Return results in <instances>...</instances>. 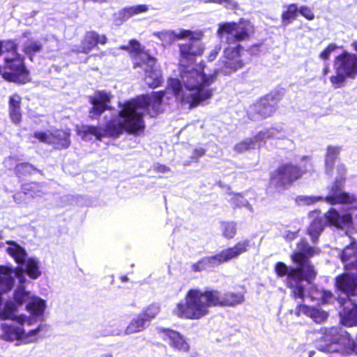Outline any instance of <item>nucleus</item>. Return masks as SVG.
I'll return each mask as SVG.
<instances>
[{
    "label": "nucleus",
    "instance_id": "f257e3e1",
    "mask_svg": "<svg viewBox=\"0 0 357 357\" xmlns=\"http://www.w3.org/2000/svg\"><path fill=\"white\" fill-rule=\"evenodd\" d=\"M245 296L241 292L226 291L223 294L215 289H190L184 301L176 303L172 313L181 319L199 320L209 314L211 307H235L243 303Z\"/></svg>",
    "mask_w": 357,
    "mask_h": 357
},
{
    "label": "nucleus",
    "instance_id": "f03ea898",
    "mask_svg": "<svg viewBox=\"0 0 357 357\" xmlns=\"http://www.w3.org/2000/svg\"><path fill=\"white\" fill-rule=\"evenodd\" d=\"M255 33L254 24L245 18H240L237 22H227L219 24L217 35L219 38L225 37V43L235 46H228L224 49L223 65L221 70L225 75H230L241 69L245 62L241 58V51L243 47L239 43L249 40Z\"/></svg>",
    "mask_w": 357,
    "mask_h": 357
},
{
    "label": "nucleus",
    "instance_id": "7ed1b4c3",
    "mask_svg": "<svg viewBox=\"0 0 357 357\" xmlns=\"http://www.w3.org/2000/svg\"><path fill=\"white\" fill-rule=\"evenodd\" d=\"M181 78L185 88L189 91H194L187 96H182L181 102L189 105L192 109L210 99L213 96V89L208 88L217 78V73L206 75L204 70L197 69L183 72Z\"/></svg>",
    "mask_w": 357,
    "mask_h": 357
},
{
    "label": "nucleus",
    "instance_id": "20e7f679",
    "mask_svg": "<svg viewBox=\"0 0 357 357\" xmlns=\"http://www.w3.org/2000/svg\"><path fill=\"white\" fill-rule=\"evenodd\" d=\"M121 109L117 116L106 122L104 127L105 137L116 139L124 132L133 135L144 132L139 118L132 111L127 101L119 105Z\"/></svg>",
    "mask_w": 357,
    "mask_h": 357
},
{
    "label": "nucleus",
    "instance_id": "39448f33",
    "mask_svg": "<svg viewBox=\"0 0 357 357\" xmlns=\"http://www.w3.org/2000/svg\"><path fill=\"white\" fill-rule=\"evenodd\" d=\"M250 247L248 239L238 241L232 247L221 250L219 253L211 256H206L199 259L191 265V270L195 273L202 272L216 267L247 252Z\"/></svg>",
    "mask_w": 357,
    "mask_h": 357
},
{
    "label": "nucleus",
    "instance_id": "423d86ee",
    "mask_svg": "<svg viewBox=\"0 0 357 357\" xmlns=\"http://www.w3.org/2000/svg\"><path fill=\"white\" fill-rule=\"evenodd\" d=\"M335 74L329 77V81L334 89L345 86L347 79L357 78V54L347 50L335 56L333 60Z\"/></svg>",
    "mask_w": 357,
    "mask_h": 357
},
{
    "label": "nucleus",
    "instance_id": "0eeeda50",
    "mask_svg": "<svg viewBox=\"0 0 357 357\" xmlns=\"http://www.w3.org/2000/svg\"><path fill=\"white\" fill-rule=\"evenodd\" d=\"M165 91L163 90L153 92L151 94H142L126 100L133 113L139 118L140 124L145 130L144 113L139 109H145L151 117H155L162 112V104Z\"/></svg>",
    "mask_w": 357,
    "mask_h": 357
},
{
    "label": "nucleus",
    "instance_id": "6e6552de",
    "mask_svg": "<svg viewBox=\"0 0 357 357\" xmlns=\"http://www.w3.org/2000/svg\"><path fill=\"white\" fill-rule=\"evenodd\" d=\"M24 57L21 54L3 58V66L0 65V75L8 82L24 84L31 81Z\"/></svg>",
    "mask_w": 357,
    "mask_h": 357
},
{
    "label": "nucleus",
    "instance_id": "1a4fd4ad",
    "mask_svg": "<svg viewBox=\"0 0 357 357\" xmlns=\"http://www.w3.org/2000/svg\"><path fill=\"white\" fill-rule=\"evenodd\" d=\"M280 100L279 95L268 93L261 97L248 112V117L252 121L269 118L275 113Z\"/></svg>",
    "mask_w": 357,
    "mask_h": 357
},
{
    "label": "nucleus",
    "instance_id": "9d476101",
    "mask_svg": "<svg viewBox=\"0 0 357 357\" xmlns=\"http://www.w3.org/2000/svg\"><path fill=\"white\" fill-rule=\"evenodd\" d=\"M304 172L298 165L286 163L280 165L270 175V183L277 188H286L301 178Z\"/></svg>",
    "mask_w": 357,
    "mask_h": 357
},
{
    "label": "nucleus",
    "instance_id": "9b49d317",
    "mask_svg": "<svg viewBox=\"0 0 357 357\" xmlns=\"http://www.w3.org/2000/svg\"><path fill=\"white\" fill-rule=\"evenodd\" d=\"M297 248L299 251L294 252L291 255L292 262L296 265H301L305 270L308 276L315 278L317 272L310 260V258L316 254L315 249L309 245L304 238H301L297 243Z\"/></svg>",
    "mask_w": 357,
    "mask_h": 357
},
{
    "label": "nucleus",
    "instance_id": "f8f14e48",
    "mask_svg": "<svg viewBox=\"0 0 357 357\" xmlns=\"http://www.w3.org/2000/svg\"><path fill=\"white\" fill-rule=\"evenodd\" d=\"M345 177L336 178L329 187V193L325 197H319L318 200H324L331 205L350 204L356 201L354 195L347 192L342 191L345 183Z\"/></svg>",
    "mask_w": 357,
    "mask_h": 357
},
{
    "label": "nucleus",
    "instance_id": "ddd939ff",
    "mask_svg": "<svg viewBox=\"0 0 357 357\" xmlns=\"http://www.w3.org/2000/svg\"><path fill=\"white\" fill-rule=\"evenodd\" d=\"M274 271L279 278L286 276L287 285L292 286L296 282H310L314 279L312 276H308L305 270L301 265H297L296 267H289L284 262L278 261L275 264Z\"/></svg>",
    "mask_w": 357,
    "mask_h": 357
},
{
    "label": "nucleus",
    "instance_id": "4468645a",
    "mask_svg": "<svg viewBox=\"0 0 357 357\" xmlns=\"http://www.w3.org/2000/svg\"><path fill=\"white\" fill-rule=\"evenodd\" d=\"M157 331L162 340L167 342L174 351L181 353L190 351V344L186 337L179 331L165 327L158 328Z\"/></svg>",
    "mask_w": 357,
    "mask_h": 357
},
{
    "label": "nucleus",
    "instance_id": "2eb2a0df",
    "mask_svg": "<svg viewBox=\"0 0 357 357\" xmlns=\"http://www.w3.org/2000/svg\"><path fill=\"white\" fill-rule=\"evenodd\" d=\"M112 98V95L104 90L96 91L93 96H89V101L92 105L89 111L90 119H98L105 111H111Z\"/></svg>",
    "mask_w": 357,
    "mask_h": 357
},
{
    "label": "nucleus",
    "instance_id": "dca6fc26",
    "mask_svg": "<svg viewBox=\"0 0 357 357\" xmlns=\"http://www.w3.org/2000/svg\"><path fill=\"white\" fill-rule=\"evenodd\" d=\"M202 38H190L185 43L178 44V51L181 61L194 63L196 59L201 56L204 52V44L200 41Z\"/></svg>",
    "mask_w": 357,
    "mask_h": 357
},
{
    "label": "nucleus",
    "instance_id": "f3484780",
    "mask_svg": "<svg viewBox=\"0 0 357 357\" xmlns=\"http://www.w3.org/2000/svg\"><path fill=\"white\" fill-rule=\"evenodd\" d=\"M108 38L105 34H100L95 30L86 31L76 51L78 53L89 54L93 50L98 49V45H105L107 43Z\"/></svg>",
    "mask_w": 357,
    "mask_h": 357
},
{
    "label": "nucleus",
    "instance_id": "a211bd4d",
    "mask_svg": "<svg viewBox=\"0 0 357 357\" xmlns=\"http://www.w3.org/2000/svg\"><path fill=\"white\" fill-rule=\"evenodd\" d=\"M336 300L341 308L340 315L342 324L347 327L357 326V304L348 297L338 296Z\"/></svg>",
    "mask_w": 357,
    "mask_h": 357
},
{
    "label": "nucleus",
    "instance_id": "6ab92c4d",
    "mask_svg": "<svg viewBox=\"0 0 357 357\" xmlns=\"http://www.w3.org/2000/svg\"><path fill=\"white\" fill-rule=\"evenodd\" d=\"M336 289L344 293V297L350 298L357 295V274L343 273L335 278Z\"/></svg>",
    "mask_w": 357,
    "mask_h": 357
},
{
    "label": "nucleus",
    "instance_id": "aec40b11",
    "mask_svg": "<svg viewBox=\"0 0 357 357\" xmlns=\"http://www.w3.org/2000/svg\"><path fill=\"white\" fill-rule=\"evenodd\" d=\"M325 225L337 229H344L352 226V215L347 213L340 214L335 208H331L325 214Z\"/></svg>",
    "mask_w": 357,
    "mask_h": 357
},
{
    "label": "nucleus",
    "instance_id": "412c9836",
    "mask_svg": "<svg viewBox=\"0 0 357 357\" xmlns=\"http://www.w3.org/2000/svg\"><path fill=\"white\" fill-rule=\"evenodd\" d=\"M156 60L154 57L149 60L142 67L144 72V80L149 88L155 89L162 85L163 82L161 73L157 70L155 66Z\"/></svg>",
    "mask_w": 357,
    "mask_h": 357
},
{
    "label": "nucleus",
    "instance_id": "4be33fe9",
    "mask_svg": "<svg viewBox=\"0 0 357 357\" xmlns=\"http://www.w3.org/2000/svg\"><path fill=\"white\" fill-rule=\"evenodd\" d=\"M129 44L130 47L129 55L132 59L134 69L142 67L145 63L149 62V59L153 57L144 50V47L137 40L131 39L129 40Z\"/></svg>",
    "mask_w": 357,
    "mask_h": 357
},
{
    "label": "nucleus",
    "instance_id": "5701e85b",
    "mask_svg": "<svg viewBox=\"0 0 357 357\" xmlns=\"http://www.w3.org/2000/svg\"><path fill=\"white\" fill-rule=\"evenodd\" d=\"M148 9V6L145 4L125 7L113 15L114 24L119 26L132 17L145 13Z\"/></svg>",
    "mask_w": 357,
    "mask_h": 357
},
{
    "label": "nucleus",
    "instance_id": "b1692460",
    "mask_svg": "<svg viewBox=\"0 0 357 357\" xmlns=\"http://www.w3.org/2000/svg\"><path fill=\"white\" fill-rule=\"evenodd\" d=\"M50 145L57 150L68 149L71 144L69 130L55 129L50 132Z\"/></svg>",
    "mask_w": 357,
    "mask_h": 357
},
{
    "label": "nucleus",
    "instance_id": "393cba45",
    "mask_svg": "<svg viewBox=\"0 0 357 357\" xmlns=\"http://www.w3.org/2000/svg\"><path fill=\"white\" fill-rule=\"evenodd\" d=\"M340 258L347 271L354 270L357 259V242L354 239L342 250Z\"/></svg>",
    "mask_w": 357,
    "mask_h": 357
},
{
    "label": "nucleus",
    "instance_id": "a878e982",
    "mask_svg": "<svg viewBox=\"0 0 357 357\" xmlns=\"http://www.w3.org/2000/svg\"><path fill=\"white\" fill-rule=\"evenodd\" d=\"M320 213V210H315L310 213V216L314 217V218L307 227V234L310 236L313 242H316L318 240L325 227Z\"/></svg>",
    "mask_w": 357,
    "mask_h": 357
},
{
    "label": "nucleus",
    "instance_id": "bb28decb",
    "mask_svg": "<svg viewBox=\"0 0 357 357\" xmlns=\"http://www.w3.org/2000/svg\"><path fill=\"white\" fill-rule=\"evenodd\" d=\"M21 104L22 98L19 95L14 94L9 97V116L11 121L15 124L20 123L22 120Z\"/></svg>",
    "mask_w": 357,
    "mask_h": 357
},
{
    "label": "nucleus",
    "instance_id": "cd10ccee",
    "mask_svg": "<svg viewBox=\"0 0 357 357\" xmlns=\"http://www.w3.org/2000/svg\"><path fill=\"white\" fill-rule=\"evenodd\" d=\"M2 339L6 341H14L22 339L24 336V331L22 326L3 324Z\"/></svg>",
    "mask_w": 357,
    "mask_h": 357
},
{
    "label": "nucleus",
    "instance_id": "c85d7f7f",
    "mask_svg": "<svg viewBox=\"0 0 357 357\" xmlns=\"http://www.w3.org/2000/svg\"><path fill=\"white\" fill-rule=\"evenodd\" d=\"M7 243L9 246L6 248V251L15 262L19 264H24L27 257L25 249L13 241H8Z\"/></svg>",
    "mask_w": 357,
    "mask_h": 357
},
{
    "label": "nucleus",
    "instance_id": "c756f323",
    "mask_svg": "<svg viewBox=\"0 0 357 357\" xmlns=\"http://www.w3.org/2000/svg\"><path fill=\"white\" fill-rule=\"evenodd\" d=\"M36 172H38L40 174H43L41 170L38 169L32 164L28 162L17 163L14 167V174L15 176L21 179H24L25 178L33 175Z\"/></svg>",
    "mask_w": 357,
    "mask_h": 357
},
{
    "label": "nucleus",
    "instance_id": "7c9ffc66",
    "mask_svg": "<svg viewBox=\"0 0 357 357\" xmlns=\"http://www.w3.org/2000/svg\"><path fill=\"white\" fill-rule=\"evenodd\" d=\"M22 192L32 198L41 197L44 192V185L43 183L31 181L24 183L21 185Z\"/></svg>",
    "mask_w": 357,
    "mask_h": 357
},
{
    "label": "nucleus",
    "instance_id": "2f4dec72",
    "mask_svg": "<svg viewBox=\"0 0 357 357\" xmlns=\"http://www.w3.org/2000/svg\"><path fill=\"white\" fill-rule=\"evenodd\" d=\"M149 324L139 314L134 317L126 326L124 332L126 335L140 333L144 331Z\"/></svg>",
    "mask_w": 357,
    "mask_h": 357
},
{
    "label": "nucleus",
    "instance_id": "473e14b6",
    "mask_svg": "<svg viewBox=\"0 0 357 357\" xmlns=\"http://www.w3.org/2000/svg\"><path fill=\"white\" fill-rule=\"evenodd\" d=\"M298 13V5L295 3L289 4L281 13L282 26H287L296 20Z\"/></svg>",
    "mask_w": 357,
    "mask_h": 357
},
{
    "label": "nucleus",
    "instance_id": "72a5a7b5",
    "mask_svg": "<svg viewBox=\"0 0 357 357\" xmlns=\"http://www.w3.org/2000/svg\"><path fill=\"white\" fill-rule=\"evenodd\" d=\"M316 348L318 351L324 353H334L339 351V348L332 344L325 331H324L322 336L317 341Z\"/></svg>",
    "mask_w": 357,
    "mask_h": 357
},
{
    "label": "nucleus",
    "instance_id": "f704fd0d",
    "mask_svg": "<svg viewBox=\"0 0 357 357\" xmlns=\"http://www.w3.org/2000/svg\"><path fill=\"white\" fill-rule=\"evenodd\" d=\"M342 150L341 146H328L325 155V165L331 170L333 169L336 159Z\"/></svg>",
    "mask_w": 357,
    "mask_h": 357
},
{
    "label": "nucleus",
    "instance_id": "c9c22d12",
    "mask_svg": "<svg viewBox=\"0 0 357 357\" xmlns=\"http://www.w3.org/2000/svg\"><path fill=\"white\" fill-rule=\"evenodd\" d=\"M25 272L31 279H37L41 275L38 261L33 257L26 260Z\"/></svg>",
    "mask_w": 357,
    "mask_h": 357
},
{
    "label": "nucleus",
    "instance_id": "e433bc0d",
    "mask_svg": "<svg viewBox=\"0 0 357 357\" xmlns=\"http://www.w3.org/2000/svg\"><path fill=\"white\" fill-rule=\"evenodd\" d=\"M160 312V305L153 303L144 307L139 314L150 324L151 320L155 319Z\"/></svg>",
    "mask_w": 357,
    "mask_h": 357
},
{
    "label": "nucleus",
    "instance_id": "4c0bfd02",
    "mask_svg": "<svg viewBox=\"0 0 357 357\" xmlns=\"http://www.w3.org/2000/svg\"><path fill=\"white\" fill-rule=\"evenodd\" d=\"M46 307L45 301L43 299H33L26 305L27 310L33 315H42Z\"/></svg>",
    "mask_w": 357,
    "mask_h": 357
},
{
    "label": "nucleus",
    "instance_id": "58836bf2",
    "mask_svg": "<svg viewBox=\"0 0 357 357\" xmlns=\"http://www.w3.org/2000/svg\"><path fill=\"white\" fill-rule=\"evenodd\" d=\"M5 52L12 53L14 56L20 54L18 53V45L14 40H0V56Z\"/></svg>",
    "mask_w": 357,
    "mask_h": 357
},
{
    "label": "nucleus",
    "instance_id": "ea45409f",
    "mask_svg": "<svg viewBox=\"0 0 357 357\" xmlns=\"http://www.w3.org/2000/svg\"><path fill=\"white\" fill-rule=\"evenodd\" d=\"M82 132L84 135H92L98 140H102L105 137L104 128L99 126H83Z\"/></svg>",
    "mask_w": 357,
    "mask_h": 357
},
{
    "label": "nucleus",
    "instance_id": "a19ab883",
    "mask_svg": "<svg viewBox=\"0 0 357 357\" xmlns=\"http://www.w3.org/2000/svg\"><path fill=\"white\" fill-rule=\"evenodd\" d=\"M202 38L203 33L202 31H193L190 29H181L179 32L176 33L174 31L173 40H183L188 38L190 40L192 38Z\"/></svg>",
    "mask_w": 357,
    "mask_h": 357
},
{
    "label": "nucleus",
    "instance_id": "79ce46f5",
    "mask_svg": "<svg viewBox=\"0 0 357 357\" xmlns=\"http://www.w3.org/2000/svg\"><path fill=\"white\" fill-rule=\"evenodd\" d=\"M222 235L228 240L233 239L237 233L236 225L234 222H222Z\"/></svg>",
    "mask_w": 357,
    "mask_h": 357
},
{
    "label": "nucleus",
    "instance_id": "37998d69",
    "mask_svg": "<svg viewBox=\"0 0 357 357\" xmlns=\"http://www.w3.org/2000/svg\"><path fill=\"white\" fill-rule=\"evenodd\" d=\"M17 306L15 305V303H13V302H7L2 311V317L4 319H17L20 325H22V320L20 321V319H17V317L15 314Z\"/></svg>",
    "mask_w": 357,
    "mask_h": 357
},
{
    "label": "nucleus",
    "instance_id": "c03bdc74",
    "mask_svg": "<svg viewBox=\"0 0 357 357\" xmlns=\"http://www.w3.org/2000/svg\"><path fill=\"white\" fill-rule=\"evenodd\" d=\"M42 49L43 45L39 41L31 40L30 43L23 46L22 51L26 55L32 56L36 53L40 52Z\"/></svg>",
    "mask_w": 357,
    "mask_h": 357
},
{
    "label": "nucleus",
    "instance_id": "a18cd8bd",
    "mask_svg": "<svg viewBox=\"0 0 357 357\" xmlns=\"http://www.w3.org/2000/svg\"><path fill=\"white\" fill-rule=\"evenodd\" d=\"M291 289V297L294 299H301L302 301L305 298V287L301 282H296L294 285H287Z\"/></svg>",
    "mask_w": 357,
    "mask_h": 357
},
{
    "label": "nucleus",
    "instance_id": "49530a36",
    "mask_svg": "<svg viewBox=\"0 0 357 357\" xmlns=\"http://www.w3.org/2000/svg\"><path fill=\"white\" fill-rule=\"evenodd\" d=\"M254 148V140L252 138L241 141L234 146V150L238 153H242Z\"/></svg>",
    "mask_w": 357,
    "mask_h": 357
},
{
    "label": "nucleus",
    "instance_id": "de8ad7c7",
    "mask_svg": "<svg viewBox=\"0 0 357 357\" xmlns=\"http://www.w3.org/2000/svg\"><path fill=\"white\" fill-rule=\"evenodd\" d=\"M328 314L324 310L312 307L309 317L312 318L317 323H321L327 319Z\"/></svg>",
    "mask_w": 357,
    "mask_h": 357
},
{
    "label": "nucleus",
    "instance_id": "09e8293b",
    "mask_svg": "<svg viewBox=\"0 0 357 357\" xmlns=\"http://www.w3.org/2000/svg\"><path fill=\"white\" fill-rule=\"evenodd\" d=\"M338 48L335 43L328 44L319 54V58L324 62H328L331 54Z\"/></svg>",
    "mask_w": 357,
    "mask_h": 357
},
{
    "label": "nucleus",
    "instance_id": "8fccbe9b",
    "mask_svg": "<svg viewBox=\"0 0 357 357\" xmlns=\"http://www.w3.org/2000/svg\"><path fill=\"white\" fill-rule=\"evenodd\" d=\"M169 86L172 89L174 95L177 97H180V98H182V96H185L183 93V86L181 82L176 78H174L171 79V82L169 83Z\"/></svg>",
    "mask_w": 357,
    "mask_h": 357
},
{
    "label": "nucleus",
    "instance_id": "3c124183",
    "mask_svg": "<svg viewBox=\"0 0 357 357\" xmlns=\"http://www.w3.org/2000/svg\"><path fill=\"white\" fill-rule=\"evenodd\" d=\"M29 293L24 291V289L16 291L13 296L15 302L19 305H21L25 303L29 299Z\"/></svg>",
    "mask_w": 357,
    "mask_h": 357
},
{
    "label": "nucleus",
    "instance_id": "603ef678",
    "mask_svg": "<svg viewBox=\"0 0 357 357\" xmlns=\"http://www.w3.org/2000/svg\"><path fill=\"white\" fill-rule=\"evenodd\" d=\"M319 294V304L326 305L331 303L333 301L334 295L331 291L322 289L320 291Z\"/></svg>",
    "mask_w": 357,
    "mask_h": 357
},
{
    "label": "nucleus",
    "instance_id": "864d4df0",
    "mask_svg": "<svg viewBox=\"0 0 357 357\" xmlns=\"http://www.w3.org/2000/svg\"><path fill=\"white\" fill-rule=\"evenodd\" d=\"M32 137L38 139L39 142L50 144V132L47 133L43 131H36L32 135Z\"/></svg>",
    "mask_w": 357,
    "mask_h": 357
},
{
    "label": "nucleus",
    "instance_id": "5fc2aeb1",
    "mask_svg": "<svg viewBox=\"0 0 357 357\" xmlns=\"http://www.w3.org/2000/svg\"><path fill=\"white\" fill-rule=\"evenodd\" d=\"M298 13L307 20H313L315 18L314 13L307 6H301L298 8Z\"/></svg>",
    "mask_w": 357,
    "mask_h": 357
},
{
    "label": "nucleus",
    "instance_id": "6e6d98bb",
    "mask_svg": "<svg viewBox=\"0 0 357 357\" xmlns=\"http://www.w3.org/2000/svg\"><path fill=\"white\" fill-rule=\"evenodd\" d=\"M272 135L270 134V130H261L258 132L252 139L254 140V144L257 142H262L266 139H270Z\"/></svg>",
    "mask_w": 357,
    "mask_h": 357
},
{
    "label": "nucleus",
    "instance_id": "4d7b16f0",
    "mask_svg": "<svg viewBox=\"0 0 357 357\" xmlns=\"http://www.w3.org/2000/svg\"><path fill=\"white\" fill-rule=\"evenodd\" d=\"M311 306L305 304H298L295 308V314L300 317L301 314H305L309 317Z\"/></svg>",
    "mask_w": 357,
    "mask_h": 357
},
{
    "label": "nucleus",
    "instance_id": "13d9d810",
    "mask_svg": "<svg viewBox=\"0 0 357 357\" xmlns=\"http://www.w3.org/2000/svg\"><path fill=\"white\" fill-rule=\"evenodd\" d=\"M173 34L174 31H162L153 33V36L161 40H164L167 38L173 40Z\"/></svg>",
    "mask_w": 357,
    "mask_h": 357
},
{
    "label": "nucleus",
    "instance_id": "bf43d9fd",
    "mask_svg": "<svg viewBox=\"0 0 357 357\" xmlns=\"http://www.w3.org/2000/svg\"><path fill=\"white\" fill-rule=\"evenodd\" d=\"M222 4L227 9L237 10L238 8V3L234 0H222Z\"/></svg>",
    "mask_w": 357,
    "mask_h": 357
},
{
    "label": "nucleus",
    "instance_id": "052dcab7",
    "mask_svg": "<svg viewBox=\"0 0 357 357\" xmlns=\"http://www.w3.org/2000/svg\"><path fill=\"white\" fill-rule=\"evenodd\" d=\"M298 231H287L284 235V238L287 241H291L294 240L298 236Z\"/></svg>",
    "mask_w": 357,
    "mask_h": 357
},
{
    "label": "nucleus",
    "instance_id": "680f3d73",
    "mask_svg": "<svg viewBox=\"0 0 357 357\" xmlns=\"http://www.w3.org/2000/svg\"><path fill=\"white\" fill-rule=\"evenodd\" d=\"M261 45H262V43L252 44L248 47V51L252 52V53L259 52Z\"/></svg>",
    "mask_w": 357,
    "mask_h": 357
},
{
    "label": "nucleus",
    "instance_id": "e2e57ef3",
    "mask_svg": "<svg viewBox=\"0 0 357 357\" xmlns=\"http://www.w3.org/2000/svg\"><path fill=\"white\" fill-rule=\"evenodd\" d=\"M205 150L204 149H195L193 151L192 158H199L205 154Z\"/></svg>",
    "mask_w": 357,
    "mask_h": 357
},
{
    "label": "nucleus",
    "instance_id": "0e129e2a",
    "mask_svg": "<svg viewBox=\"0 0 357 357\" xmlns=\"http://www.w3.org/2000/svg\"><path fill=\"white\" fill-rule=\"evenodd\" d=\"M330 72V66L328 62H324V68L321 71L323 77L326 76Z\"/></svg>",
    "mask_w": 357,
    "mask_h": 357
},
{
    "label": "nucleus",
    "instance_id": "69168bd1",
    "mask_svg": "<svg viewBox=\"0 0 357 357\" xmlns=\"http://www.w3.org/2000/svg\"><path fill=\"white\" fill-rule=\"evenodd\" d=\"M156 170L159 172L165 173L167 172L169 170V168L166 165H160L156 167Z\"/></svg>",
    "mask_w": 357,
    "mask_h": 357
},
{
    "label": "nucleus",
    "instance_id": "338daca9",
    "mask_svg": "<svg viewBox=\"0 0 357 357\" xmlns=\"http://www.w3.org/2000/svg\"><path fill=\"white\" fill-rule=\"evenodd\" d=\"M24 270L22 267H17L15 270V275L17 277L20 278L21 276H22L23 275V273H24Z\"/></svg>",
    "mask_w": 357,
    "mask_h": 357
},
{
    "label": "nucleus",
    "instance_id": "774afa93",
    "mask_svg": "<svg viewBox=\"0 0 357 357\" xmlns=\"http://www.w3.org/2000/svg\"><path fill=\"white\" fill-rule=\"evenodd\" d=\"M122 333V331L119 328L114 329L109 331V334L111 335H120Z\"/></svg>",
    "mask_w": 357,
    "mask_h": 357
}]
</instances>
